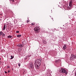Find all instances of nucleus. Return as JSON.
<instances>
[{
  "label": "nucleus",
  "mask_w": 76,
  "mask_h": 76,
  "mask_svg": "<svg viewBox=\"0 0 76 76\" xmlns=\"http://www.w3.org/2000/svg\"><path fill=\"white\" fill-rule=\"evenodd\" d=\"M31 25H35V24H34V23H32Z\"/></svg>",
  "instance_id": "obj_22"
},
{
  "label": "nucleus",
  "mask_w": 76,
  "mask_h": 76,
  "mask_svg": "<svg viewBox=\"0 0 76 76\" xmlns=\"http://www.w3.org/2000/svg\"><path fill=\"white\" fill-rule=\"evenodd\" d=\"M2 34H3V32L2 31L0 32V36H1Z\"/></svg>",
  "instance_id": "obj_17"
},
{
  "label": "nucleus",
  "mask_w": 76,
  "mask_h": 76,
  "mask_svg": "<svg viewBox=\"0 0 76 76\" xmlns=\"http://www.w3.org/2000/svg\"><path fill=\"white\" fill-rule=\"evenodd\" d=\"M5 29H6V24H5L4 25V28H3V30H5Z\"/></svg>",
  "instance_id": "obj_12"
},
{
  "label": "nucleus",
  "mask_w": 76,
  "mask_h": 76,
  "mask_svg": "<svg viewBox=\"0 0 76 76\" xmlns=\"http://www.w3.org/2000/svg\"><path fill=\"white\" fill-rule=\"evenodd\" d=\"M50 71H48L47 72V75L48 76H51V74H50Z\"/></svg>",
  "instance_id": "obj_7"
},
{
  "label": "nucleus",
  "mask_w": 76,
  "mask_h": 76,
  "mask_svg": "<svg viewBox=\"0 0 76 76\" xmlns=\"http://www.w3.org/2000/svg\"><path fill=\"white\" fill-rule=\"evenodd\" d=\"M60 62V59H59L58 60H57L55 61V63L57 64H58Z\"/></svg>",
  "instance_id": "obj_4"
},
{
  "label": "nucleus",
  "mask_w": 76,
  "mask_h": 76,
  "mask_svg": "<svg viewBox=\"0 0 76 76\" xmlns=\"http://www.w3.org/2000/svg\"><path fill=\"white\" fill-rule=\"evenodd\" d=\"M43 42L44 44H47V42L44 40H43Z\"/></svg>",
  "instance_id": "obj_10"
},
{
  "label": "nucleus",
  "mask_w": 76,
  "mask_h": 76,
  "mask_svg": "<svg viewBox=\"0 0 76 76\" xmlns=\"http://www.w3.org/2000/svg\"><path fill=\"white\" fill-rule=\"evenodd\" d=\"M69 6H72V0H70L69 3Z\"/></svg>",
  "instance_id": "obj_5"
},
{
  "label": "nucleus",
  "mask_w": 76,
  "mask_h": 76,
  "mask_svg": "<svg viewBox=\"0 0 76 76\" xmlns=\"http://www.w3.org/2000/svg\"><path fill=\"white\" fill-rule=\"evenodd\" d=\"M7 68H10V66H7Z\"/></svg>",
  "instance_id": "obj_25"
},
{
  "label": "nucleus",
  "mask_w": 76,
  "mask_h": 76,
  "mask_svg": "<svg viewBox=\"0 0 76 76\" xmlns=\"http://www.w3.org/2000/svg\"><path fill=\"white\" fill-rule=\"evenodd\" d=\"M0 15H1V14H0Z\"/></svg>",
  "instance_id": "obj_30"
},
{
  "label": "nucleus",
  "mask_w": 76,
  "mask_h": 76,
  "mask_svg": "<svg viewBox=\"0 0 76 76\" xmlns=\"http://www.w3.org/2000/svg\"><path fill=\"white\" fill-rule=\"evenodd\" d=\"M2 37H4V36H5V34H2Z\"/></svg>",
  "instance_id": "obj_18"
},
{
  "label": "nucleus",
  "mask_w": 76,
  "mask_h": 76,
  "mask_svg": "<svg viewBox=\"0 0 76 76\" xmlns=\"http://www.w3.org/2000/svg\"><path fill=\"white\" fill-rule=\"evenodd\" d=\"M30 57H31V55H28V56H27V57H28V58H29Z\"/></svg>",
  "instance_id": "obj_20"
},
{
  "label": "nucleus",
  "mask_w": 76,
  "mask_h": 76,
  "mask_svg": "<svg viewBox=\"0 0 76 76\" xmlns=\"http://www.w3.org/2000/svg\"><path fill=\"white\" fill-rule=\"evenodd\" d=\"M59 72L60 73H65L66 75L67 74V71L66 70V69H64L61 68Z\"/></svg>",
  "instance_id": "obj_2"
},
{
  "label": "nucleus",
  "mask_w": 76,
  "mask_h": 76,
  "mask_svg": "<svg viewBox=\"0 0 76 76\" xmlns=\"http://www.w3.org/2000/svg\"><path fill=\"white\" fill-rule=\"evenodd\" d=\"M18 66H20V63L18 64Z\"/></svg>",
  "instance_id": "obj_23"
},
{
  "label": "nucleus",
  "mask_w": 76,
  "mask_h": 76,
  "mask_svg": "<svg viewBox=\"0 0 76 76\" xmlns=\"http://www.w3.org/2000/svg\"><path fill=\"white\" fill-rule=\"evenodd\" d=\"M12 38H13V37H12V36H10V35L9 36H8L7 37V38H11V39H12Z\"/></svg>",
  "instance_id": "obj_11"
},
{
  "label": "nucleus",
  "mask_w": 76,
  "mask_h": 76,
  "mask_svg": "<svg viewBox=\"0 0 76 76\" xmlns=\"http://www.w3.org/2000/svg\"><path fill=\"white\" fill-rule=\"evenodd\" d=\"M10 57H11V58H10V59H13V58H14V56L12 55L10 56Z\"/></svg>",
  "instance_id": "obj_14"
},
{
  "label": "nucleus",
  "mask_w": 76,
  "mask_h": 76,
  "mask_svg": "<svg viewBox=\"0 0 76 76\" xmlns=\"http://www.w3.org/2000/svg\"><path fill=\"white\" fill-rule=\"evenodd\" d=\"M17 37H18V38H19V37H21V35H20V34H18V35L17 36Z\"/></svg>",
  "instance_id": "obj_15"
},
{
  "label": "nucleus",
  "mask_w": 76,
  "mask_h": 76,
  "mask_svg": "<svg viewBox=\"0 0 76 76\" xmlns=\"http://www.w3.org/2000/svg\"><path fill=\"white\" fill-rule=\"evenodd\" d=\"M15 1V0H12V2H14Z\"/></svg>",
  "instance_id": "obj_28"
},
{
  "label": "nucleus",
  "mask_w": 76,
  "mask_h": 76,
  "mask_svg": "<svg viewBox=\"0 0 76 76\" xmlns=\"http://www.w3.org/2000/svg\"><path fill=\"white\" fill-rule=\"evenodd\" d=\"M1 62L0 61V64H1Z\"/></svg>",
  "instance_id": "obj_29"
},
{
  "label": "nucleus",
  "mask_w": 76,
  "mask_h": 76,
  "mask_svg": "<svg viewBox=\"0 0 76 76\" xmlns=\"http://www.w3.org/2000/svg\"><path fill=\"white\" fill-rule=\"evenodd\" d=\"M41 64V59H37L35 63V66L38 69H39V66Z\"/></svg>",
  "instance_id": "obj_1"
},
{
  "label": "nucleus",
  "mask_w": 76,
  "mask_h": 76,
  "mask_svg": "<svg viewBox=\"0 0 76 76\" xmlns=\"http://www.w3.org/2000/svg\"><path fill=\"white\" fill-rule=\"evenodd\" d=\"M8 73H9V72H10V71L9 70L8 71Z\"/></svg>",
  "instance_id": "obj_27"
},
{
  "label": "nucleus",
  "mask_w": 76,
  "mask_h": 76,
  "mask_svg": "<svg viewBox=\"0 0 76 76\" xmlns=\"http://www.w3.org/2000/svg\"><path fill=\"white\" fill-rule=\"evenodd\" d=\"M30 67H31V69H33V68L34 67V64H30Z\"/></svg>",
  "instance_id": "obj_9"
},
{
  "label": "nucleus",
  "mask_w": 76,
  "mask_h": 76,
  "mask_svg": "<svg viewBox=\"0 0 76 76\" xmlns=\"http://www.w3.org/2000/svg\"><path fill=\"white\" fill-rule=\"evenodd\" d=\"M29 22V20L28 19L27 21V23H28V22Z\"/></svg>",
  "instance_id": "obj_21"
},
{
  "label": "nucleus",
  "mask_w": 76,
  "mask_h": 76,
  "mask_svg": "<svg viewBox=\"0 0 76 76\" xmlns=\"http://www.w3.org/2000/svg\"><path fill=\"white\" fill-rule=\"evenodd\" d=\"M72 56L71 57L72 58L74 59V58H76V55H74L72 54Z\"/></svg>",
  "instance_id": "obj_6"
},
{
  "label": "nucleus",
  "mask_w": 76,
  "mask_h": 76,
  "mask_svg": "<svg viewBox=\"0 0 76 76\" xmlns=\"http://www.w3.org/2000/svg\"><path fill=\"white\" fill-rule=\"evenodd\" d=\"M5 73H7V72L6 71H5Z\"/></svg>",
  "instance_id": "obj_26"
},
{
  "label": "nucleus",
  "mask_w": 76,
  "mask_h": 76,
  "mask_svg": "<svg viewBox=\"0 0 76 76\" xmlns=\"http://www.w3.org/2000/svg\"><path fill=\"white\" fill-rule=\"evenodd\" d=\"M11 0V1H12V0Z\"/></svg>",
  "instance_id": "obj_31"
},
{
  "label": "nucleus",
  "mask_w": 76,
  "mask_h": 76,
  "mask_svg": "<svg viewBox=\"0 0 76 76\" xmlns=\"http://www.w3.org/2000/svg\"><path fill=\"white\" fill-rule=\"evenodd\" d=\"M34 30L36 32H39V28L38 27H35Z\"/></svg>",
  "instance_id": "obj_3"
},
{
  "label": "nucleus",
  "mask_w": 76,
  "mask_h": 76,
  "mask_svg": "<svg viewBox=\"0 0 76 76\" xmlns=\"http://www.w3.org/2000/svg\"><path fill=\"white\" fill-rule=\"evenodd\" d=\"M66 48H67V47L66 46V45H65L63 47V50H66Z\"/></svg>",
  "instance_id": "obj_8"
},
{
  "label": "nucleus",
  "mask_w": 76,
  "mask_h": 76,
  "mask_svg": "<svg viewBox=\"0 0 76 76\" xmlns=\"http://www.w3.org/2000/svg\"><path fill=\"white\" fill-rule=\"evenodd\" d=\"M23 47V44H20V47Z\"/></svg>",
  "instance_id": "obj_13"
},
{
  "label": "nucleus",
  "mask_w": 76,
  "mask_h": 76,
  "mask_svg": "<svg viewBox=\"0 0 76 76\" xmlns=\"http://www.w3.org/2000/svg\"><path fill=\"white\" fill-rule=\"evenodd\" d=\"M18 47H20V44H19L18 45Z\"/></svg>",
  "instance_id": "obj_19"
},
{
  "label": "nucleus",
  "mask_w": 76,
  "mask_h": 76,
  "mask_svg": "<svg viewBox=\"0 0 76 76\" xmlns=\"http://www.w3.org/2000/svg\"><path fill=\"white\" fill-rule=\"evenodd\" d=\"M70 7H68V8L69 10H71L72 9V6H69Z\"/></svg>",
  "instance_id": "obj_16"
},
{
  "label": "nucleus",
  "mask_w": 76,
  "mask_h": 76,
  "mask_svg": "<svg viewBox=\"0 0 76 76\" xmlns=\"http://www.w3.org/2000/svg\"><path fill=\"white\" fill-rule=\"evenodd\" d=\"M16 33H19V31H16Z\"/></svg>",
  "instance_id": "obj_24"
}]
</instances>
